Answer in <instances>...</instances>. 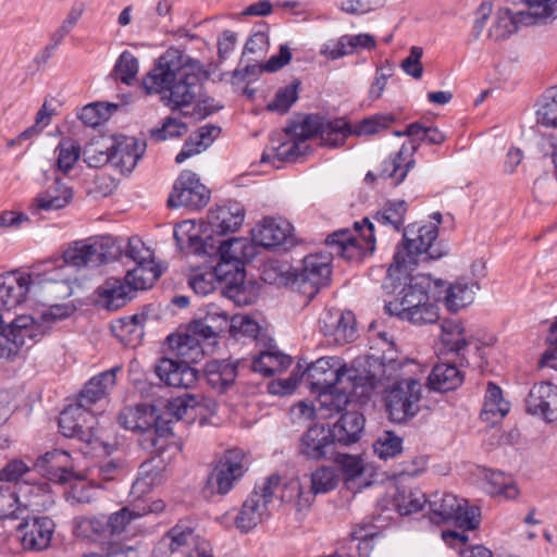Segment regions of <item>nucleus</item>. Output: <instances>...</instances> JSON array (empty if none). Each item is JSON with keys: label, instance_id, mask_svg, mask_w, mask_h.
Segmentation results:
<instances>
[{"label": "nucleus", "instance_id": "obj_1", "mask_svg": "<svg viewBox=\"0 0 557 557\" xmlns=\"http://www.w3.org/2000/svg\"><path fill=\"white\" fill-rule=\"evenodd\" d=\"M202 71L201 63L175 47L166 49L143 78L148 95H160L161 101L177 110L196 98Z\"/></svg>", "mask_w": 557, "mask_h": 557}, {"label": "nucleus", "instance_id": "obj_2", "mask_svg": "<svg viewBox=\"0 0 557 557\" xmlns=\"http://www.w3.org/2000/svg\"><path fill=\"white\" fill-rule=\"evenodd\" d=\"M417 364L407 359H394L383 355L382 376L395 380V383L385 393V404L389 418L394 422H405L413 418L420 410L422 385L420 381L410 376Z\"/></svg>", "mask_w": 557, "mask_h": 557}, {"label": "nucleus", "instance_id": "obj_3", "mask_svg": "<svg viewBox=\"0 0 557 557\" xmlns=\"http://www.w3.org/2000/svg\"><path fill=\"white\" fill-rule=\"evenodd\" d=\"M437 235L438 230L434 224L419 227L417 234L413 226L406 230L404 245L397 247L393 262L387 270L388 275L392 277L396 273L407 274V272L412 271L418 263V256L426 255L430 259L438 258L441 253L434 248Z\"/></svg>", "mask_w": 557, "mask_h": 557}, {"label": "nucleus", "instance_id": "obj_4", "mask_svg": "<svg viewBox=\"0 0 557 557\" xmlns=\"http://www.w3.org/2000/svg\"><path fill=\"white\" fill-rule=\"evenodd\" d=\"M302 379L312 392L336 386L355 388L361 385L363 380L357 369L347 368L337 357L319 358L308 366Z\"/></svg>", "mask_w": 557, "mask_h": 557}, {"label": "nucleus", "instance_id": "obj_5", "mask_svg": "<svg viewBox=\"0 0 557 557\" xmlns=\"http://www.w3.org/2000/svg\"><path fill=\"white\" fill-rule=\"evenodd\" d=\"M432 523L454 522L459 528L475 530L480 524V510L468 500L451 493L436 492L425 500Z\"/></svg>", "mask_w": 557, "mask_h": 557}, {"label": "nucleus", "instance_id": "obj_6", "mask_svg": "<svg viewBox=\"0 0 557 557\" xmlns=\"http://www.w3.org/2000/svg\"><path fill=\"white\" fill-rule=\"evenodd\" d=\"M123 255L112 237L77 240L63 252V262L75 268H96Z\"/></svg>", "mask_w": 557, "mask_h": 557}, {"label": "nucleus", "instance_id": "obj_7", "mask_svg": "<svg viewBox=\"0 0 557 557\" xmlns=\"http://www.w3.org/2000/svg\"><path fill=\"white\" fill-rule=\"evenodd\" d=\"M292 133L300 136L306 143L311 137H319L321 145L339 147L349 136L350 125L345 119L325 121L320 115H308L301 122L289 126Z\"/></svg>", "mask_w": 557, "mask_h": 557}, {"label": "nucleus", "instance_id": "obj_8", "mask_svg": "<svg viewBox=\"0 0 557 557\" xmlns=\"http://www.w3.org/2000/svg\"><path fill=\"white\" fill-rule=\"evenodd\" d=\"M331 261V253L305 257L301 269L293 272L292 288L312 299L330 282Z\"/></svg>", "mask_w": 557, "mask_h": 557}, {"label": "nucleus", "instance_id": "obj_9", "mask_svg": "<svg viewBox=\"0 0 557 557\" xmlns=\"http://www.w3.org/2000/svg\"><path fill=\"white\" fill-rule=\"evenodd\" d=\"M363 226H360L356 222L355 231L359 232V236L367 247H363L349 230H338L325 239V244L333 249L331 255L335 253L346 260H359L366 255V250L374 251V224L367 218L363 220Z\"/></svg>", "mask_w": 557, "mask_h": 557}, {"label": "nucleus", "instance_id": "obj_10", "mask_svg": "<svg viewBox=\"0 0 557 557\" xmlns=\"http://www.w3.org/2000/svg\"><path fill=\"white\" fill-rule=\"evenodd\" d=\"M124 257L135 263L127 270V277L136 288H148L161 276L162 270L154 262L153 252L137 237L129 238Z\"/></svg>", "mask_w": 557, "mask_h": 557}, {"label": "nucleus", "instance_id": "obj_11", "mask_svg": "<svg viewBox=\"0 0 557 557\" xmlns=\"http://www.w3.org/2000/svg\"><path fill=\"white\" fill-rule=\"evenodd\" d=\"M244 454L239 449L227 450L216 462L207 479L203 492L208 496L225 495L228 493L234 482L244 474L243 466Z\"/></svg>", "mask_w": 557, "mask_h": 557}, {"label": "nucleus", "instance_id": "obj_12", "mask_svg": "<svg viewBox=\"0 0 557 557\" xmlns=\"http://www.w3.org/2000/svg\"><path fill=\"white\" fill-rule=\"evenodd\" d=\"M209 200L210 191L200 183L197 174L191 171H183L173 186V191L169 196L168 206L198 210L207 206Z\"/></svg>", "mask_w": 557, "mask_h": 557}, {"label": "nucleus", "instance_id": "obj_13", "mask_svg": "<svg viewBox=\"0 0 557 557\" xmlns=\"http://www.w3.org/2000/svg\"><path fill=\"white\" fill-rule=\"evenodd\" d=\"M273 485L277 479L268 478L259 491H253L244 502L235 517V524L242 532H248L268 516V505L273 498Z\"/></svg>", "mask_w": 557, "mask_h": 557}, {"label": "nucleus", "instance_id": "obj_14", "mask_svg": "<svg viewBox=\"0 0 557 557\" xmlns=\"http://www.w3.org/2000/svg\"><path fill=\"white\" fill-rule=\"evenodd\" d=\"M36 284L34 275L11 271L0 275V314L11 312L27 298L30 287Z\"/></svg>", "mask_w": 557, "mask_h": 557}, {"label": "nucleus", "instance_id": "obj_15", "mask_svg": "<svg viewBox=\"0 0 557 557\" xmlns=\"http://www.w3.org/2000/svg\"><path fill=\"white\" fill-rule=\"evenodd\" d=\"M319 329L329 341L337 345H345L357 337L356 318L348 310H325L320 317Z\"/></svg>", "mask_w": 557, "mask_h": 557}, {"label": "nucleus", "instance_id": "obj_16", "mask_svg": "<svg viewBox=\"0 0 557 557\" xmlns=\"http://www.w3.org/2000/svg\"><path fill=\"white\" fill-rule=\"evenodd\" d=\"M54 527L49 517L32 516L23 518L16 527V533L24 549L41 552L49 547Z\"/></svg>", "mask_w": 557, "mask_h": 557}, {"label": "nucleus", "instance_id": "obj_17", "mask_svg": "<svg viewBox=\"0 0 557 557\" xmlns=\"http://www.w3.org/2000/svg\"><path fill=\"white\" fill-rule=\"evenodd\" d=\"M96 419L94 414L78 404L67 406L59 417V428L65 437H75L91 443Z\"/></svg>", "mask_w": 557, "mask_h": 557}, {"label": "nucleus", "instance_id": "obj_18", "mask_svg": "<svg viewBox=\"0 0 557 557\" xmlns=\"http://www.w3.org/2000/svg\"><path fill=\"white\" fill-rule=\"evenodd\" d=\"M166 535L172 553H181L185 557H213L209 542L189 525L178 523Z\"/></svg>", "mask_w": 557, "mask_h": 557}, {"label": "nucleus", "instance_id": "obj_19", "mask_svg": "<svg viewBox=\"0 0 557 557\" xmlns=\"http://www.w3.org/2000/svg\"><path fill=\"white\" fill-rule=\"evenodd\" d=\"M391 281H401L404 278V286L398 292L397 297L385 305V310L391 315H396L401 320L408 318L409 311H413L422 301H426L428 293L418 284H407L409 272L407 274L396 273L392 277L387 274Z\"/></svg>", "mask_w": 557, "mask_h": 557}, {"label": "nucleus", "instance_id": "obj_20", "mask_svg": "<svg viewBox=\"0 0 557 557\" xmlns=\"http://www.w3.org/2000/svg\"><path fill=\"white\" fill-rule=\"evenodd\" d=\"M220 280L221 294L230 299L239 301L244 293L245 265L219 255V262L211 268Z\"/></svg>", "mask_w": 557, "mask_h": 557}, {"label": "nucleus", "instance_id": "obj_21", "mask_svg": "<svg viewBox=\"0 0 557 557\" xmlns=\"http://www.w3.org/2000/svg\"><path fill=\"white\" fill-rule=\"evenodd\" d=\"M293 226L282 219L264 218L251 231L252 242L264 248L293 244Z\"/></svg>", "mask_w": 557, "mask_h": 557}, {"label": "nucleus", "instance_id": "obj_22", "mask_svg": "<svg viewBox=\"0 0 557 557\" xmlns=\"http://www.w3.org/2000/svg\"><path fill=\"white\" fill-rule=\"evenodd\" d=\"M111 144L114 146L111 151V166L122 174L131 173L144 154L146 144L127 136L111 137Z\"/></svg>", "mask_w": 557, "mask_h": 557}, {"label": "nucleus", "instance_id": "obj_23", "mask_svg": "<svg viewBox=\"0 0 557 557\" xmlns=\"http://www.w3.org/2000/svg\"><path fill=\"white\" fill-rule=\"evenodd\" d=\"M165 504L162 499L140 500L131 506L123 507L109 516L110 535H120L127 531L133 521L147 513H160L164 510Z\"/></svg>", "mask_w": 557, "mask_h": 557}, {"label": "nucleus", "instance_id": "obj_24", "mask_svg": "<svg viewBox=\"0 0 557 557\" xmlns=\"http://www.w3.org/2000/svg\"><path fill=\"white\" fill-rule=\"evenodd\" d=\"M335 440L331 429L315 424L301 436L299 451L307 459L320 460L334 454Z\"/></svg>", "mask_w": 557, "mask_h": 557}, {"label": "nucleus", "instance_id": "obj_25", "mask_svg": "<svg viewBox=\"0 0 557 557\" xmlns=\"http://www.w3.org/2000/svg\"><path fill=\"white\" fill-rule=\"evenodd\" d=\"M161 382L175 388H191L198 381V371L186 362L163 358L156 366Z\"/></svg>", "mask_w": 557, "mask_h": 557}, {"label": "nucleus", "instance_id": "obj_26", "mask_svg": "<svg viewBox=\"0 0 557 557\" xmlns=\"http://www.w3.org/2000/svg\"><path fill=\"white\" fill-rule=\"evenodd\" d=\"M244 219V207L238 202H230L211 209L207 215V224L211 233L226 235L238 231Z\"/></svg>", "mask_w": 557, "mask_h": 557}, {"label": "nucleus", "instance_id": "obj_27", "mask_svg": "<svg viewBox=\"0 0 557 557\" xmlns=\"http://www.w3.org/2000/svg\"><path fill=\"white\" fill-rule=\"evenodd\" d=\"M527 409L546 421L557 420V386L549 382L534 384L527 398Z\"/></svg>", "mask_w": 557, "mask_h": 557}, {"label": "nucleus", "instance_id": "obj_28", "mask_svg": "<svg viewBox=\"0 0 557 557\" xmlns=\"http://www.w3.org/2000/svg\"><path fill=\"white\" fill-rule=\"evenodd\" d=\"M417 149L418 145L413 141L409 145L404 144L398 152L391 154L381 163L377 177L383 180L394 178L396 185L401 183L414 165L413 153Z\"/></svg>", "mask_w": 557, "mask_h": 557}, {"label": "nucleus", "instance_id": "obj_29", "mask_svg": "<svg viewBox=\"0 0 557 557\" xmlns=\"http://www.w3.org/2000/svg\"><path fill=\"white\" fill-rule=\"evenodd\" d=\"M127 274L124 280L109 277L98 287L99 302L108 310H117L125 306L133 297V293L138 290Z\"/></svg>", "mask_w": 557, "mask_h": 557}, {"label": "nucleus", "instance_id": "obj_30", "mask_svg": "<svg viewBox=\"0 0 557 557\" xmlns=\"http://www.w3.org/2000/svg\"><path fill=\"white\" fill-rule=\"evenodd\" d=\"M120 370V367H114L90 379L81 392L76 404L90 411V406L103 399L114 387L116 373Z\"/></svg>", "mask_w": 557, "mask_h": 557}, {"label": "nucleus", "instance_id": "obj_31", "mask_svg": "<svg viewBox=\"0 0 557 557\" xmlns=\"http://www.w3.org/2000/svg\"><path fill=\"white\" fill-rule=\"evenodd\" d=\"M170 351L182 362L195 363L202 359L205 355L203 346L200 339L189 332L171 334L166 338Z\"/></svg>", "mask_w": 557, "mask_h": 557}, {"label": "nucleus", "instance_id": "obj_32", "mask_svg": "<svg viewBox=\"0 0 557 557\" xmlns=\"http://www.w3.org/2000/svg\"><path fill=\"white\" fill-rule=\"evenodd\" d=\"M203 320L212 326L216 325L218 329H214V331L219 335L226 331L234 336L236 332L252 335L258 331V324L248 317L230 318L226 312L214 306L210 307Z\"/></svg>", "mask_w": 557, "mask_h": 557}, {"label": "nucleus", "instance_id": "obj_33", "mask_svg": "<svg viewBox=\"0 0 557 557\" xmlns=\"http://www.w3.org/2000/svg\"><path fill=\"white\" fill-rule=\"evenodd\" d=\"M18 351L30 347L49 331V327L32 315H18L9 325Z\"/></svg>", "mask_w": 557, "mask_h": 557}, {"label": "nucleus", "instance_id": "obj_34", "mask_svg": "<svg viewBox=\"0 0 557 557\" xmlns=\"http://www.w3.org/2000/svg\"><path fill=\"white\" fill-rule=\"evenodd\" d=\"M117 421L124 429L141 433L146 437L156 422L154 408L144 404L125 407L120 411Z\"/></svg>", "mask_w": 557, "mask_h": 557}, {"label": "nucleus", "instance_id": "obj_35", "mask_svg": "<svg viewBox=\"0 0 557 557\" xmlns=\"http://www.w3.org/2000/svg\"><path fill=\"white\" fill-rule=\"evenodd\" d=\"M67 457V454L61 450L49 451L36 460L35 469L51 482H70L73 473L65 468Z\"/></svg>", "mask_w": 557, "mask_h": 557}, {"label": "nucleus", "instance_id": "obj_36", "mask_svg": "<svg viewBox=\"0 0 557 557\" xmlns=\"http://www.w3.org/2000/svg\"><path fill=\"white\" fill-rule=\"evenodd\" d=\"M237 376V363L230 360H211L206 363L205 377L208 385L218 393L231 387Z\"/></svg>", "mask_w": 557, "mask_h": 557}, {"label": "nucleus", "instance_id": "obj_37", "mask_svg": "<svg viewBox=\"0 0 557 557\" xmlns=\"http://www.w3.org/2000/svg\"><path fill=\"white\" fill-rule=\"evenodd\" d=\"M72 198V189L57 176L50 186L34 198L33 207L44 211L60 210L66 207Z\"/></svg>", "mask_w": 557, "mask_h": 557}, {"label": "nucleus", "instance_id": "obj_38", "mask_svg": "<svg viewBox=\"0 0 557 557\" xmlns=\"http://www.w3.org/2000/svg\"><path fill=\"white\" fill-rule=\"evenodd\" d=\"M277 479V485H273V496L276 495L282 502L293 504L296 510L301 511L308 509L313 503L312 493L305 491L298 478H293L281 483L280 476L272 475Z\"/></svg>", "mask_w": 557, "mask_h": 557}, {"label": "nucleus", "instance_id": "obj_39", "mask_svg": "<svg viewBox=\"0 0 557 557\" xmlns=\"http://www.w3.org/2000/svg\"><path fill=\"white\" fill-rule=\"evenodd\" d=\"M355 388H343L336 386L335 388H327L317 392V410L318 419H330L334 414L344 411L349 403V396Z\"/></svg>", "mask_w": 557, "mask_h": 557}, {"label": "nucleus", "instance_id": "obj_40", "mask_svg": "<svg viewBox=\"0 0 557 557\" xmlns=\"http://www.w3.org/2000/svg\"><path fill=\"white\" fill-rule=\"evenodd\" d=\"M364 426V418L357 411H346L331 429L335 440L343 445L356 443Z\"/></svg>", "mask_w": 557, "mask_h": 557}, {"label": "nucleus", "instance_id": "obj_41", "mask_svg": "<svg viewBox=\"0 0 557 557\" xmlns=\"http://www.w3.org/2000/svg\"><path fill=\"white\" fill-rule=\"evenodd\" d=\"M510 410V404L504 399L499 386L490 382L487 384L484 403L481 410V419L486 422L495 423L502 420Z\"/></svg>", "mask_w": 557, "mask_h": 557}, {"label": "nucleus", "instance_id": "obj_42", "mask_svg": "<svg viewBox=\"0 0 557 557\" xmlns=\"http://www.w3.org/2000/svg\"><path fill=\"white\" fill-rule=\"evenodd\" d=\"M463 381V374L451 363L435 364L429 374L428 382L431 389L448 392L456 389Z\"/></svg>", "mask_w": 557, "mask_h": 557}, {"label": "nucleus", "instance_id": "obj_43", "mask_svg": "<svg viewBox=\"0 0 557 557\" xmlns=\"http://www.w3.org/2000/svg\"><path fill=\"white\" fill-rule=\"evenodd\" d=\"M17 493L24 499V508L41 510L47 509L54 503L50 484L46 482L36 484L22 482L18 484Z\"/></svg>", "mask_w": 557, "mask_h": 557}, {"label": "nucleus", "instance_id": "obj_44", "mask_svg": "<svg viewBox=\"0 0 557 557\" xmlns=\"http://www.w3.org/2000/svg\"><path fill=\"white\" fill-rule=\"evenodd\" d=\"M292 364V358L276 349L261 351L253 358L251 368L264 377L283 372Z\"/></svg>", "mask_w": 557, "mask_h": 557}, {"label": "nucleus", "instance_id": "obj_45", "mask_svg": "<svg viewBox=\"0 0 557 557\" xmlns=\"http://www.w3.org/2000/svg\"><path fill=\"white\" fill-rule=\"evenodd\" d=\"M480 475L485 482L484 488L492 496H504L512 499L518 496V488L513 480L502 471L483 468Z\"/></svg>", "mask_w": 557, "mask_h": 557}, {"label": "nucleus", "instance_id": "obj_46", "mask_svg": "<svg viewBox=\"0 0 557 557\" xmlns=\"http://www.w3.org/2000/svg\"><path fill=\"white\" fill-rule=\"evenodd\" d=\"M160 456L156 453L149 461L141 463L139 467L138 478L132 485L131 495L140 498L148 493L152 486L160 483Z\"/></svg>", "mask_w": 557, "mask_h": 557}, {"label": "nucleus", "instance_id": "obj_47", "mask_svg": "<svg viewBox=\"0 0 557 557\" xmlns=\"http://www.w3.org/2000/svg\"><path fill=\"white\" fill-rule=\"evenodd\" d=\"M479 289V284L474 282H467L458 280L449 285L446 290L445 304L449 311L457 312L460 309L469 306L474 300L475 290Z\"/></svg>", "mask_w": 557, "mask_h": 557}, {"label": "nucleus", "instance_id": "obj_48", "mask_svg": "<svg viewBox=\"0 0 557 557\" xmlns=\"http://www.w3.org/2000/svg\"><path fill=\"white\" fill-rule=\"evenodd\" d=\"M407 213V203L404 200H389L379 210L372 222L381 227H388L394 232H399L405 222Z\"/></svg>", "mask_w": 557, "mask_h": 557}, {"label": "nucleus", "instance_id": "obj_49", "mask_svg": "<svg viewBox=\"0 0 557 557\" xmlns=\"http://www.w3.org/2000/svg\"><path fill=\"white\" fill-rule=\"evenodd\" d=\"M518 24H524L520 20V11L513 14L510 9L500 8L494 16L487 37L494 41L506 39L517 30Z\"/></svg>", "mask_w": 557, "mask_h": 557}, {"label": "nucleus", "instance_id": "obj_50", "mask_svg": "<svg viewBox=\"0 0 557 557\" xmlns=\"http://www.w3.org/2000/svg\"><path fill=\"white\" fill-rule=\"evenodd\" d=\"M173 419L165 416V412L158 417L156 414V422H153L150 432L147 433V436L143 440V444L149 443V447L153 449L154 453H163L165 449L171 450L173 454H176L180 448L177 445H169L164 447L162 441L172 434V424Z\"/></svg>", "mask_w": 557, "mask_h": 557}, {"label": "nucleus", "instance_id": "obj_51", "mask_svg": "<svg viewBox=\"0 0 557 557\" xmlns=\"http://www.w3.org/2000/svg\"><path fill=\"white\" fill-rule=\"evenodd\" d=\"M274 157L280 161H297L309 151V145L300 137L292 133V128L285 129V138L273 148Z\"/></svg>", "mask_w": 557, "mask_h": 557}, {"label": "nucleus", "instance_id": "obj_52", "mask_svg": "<svg viewBox=\"0 0 557 557\" xmlns=\"http://www.w3.org/2000/svg\"><path fill=\"white\" fill-rule=\"evenodd\" d=\"M112 147L111 137L92 139L85 146L83 151L84 161L90 168H101L108 163L111 164Z\"/></svg>", "mask_w": 557, "mask_h": 557}, {"label": "nucleus", "instance_id": "obj_53", "mask_svg": "<svg viewBox=\"0 0 557 557\" xmlns=\"http://www.w3.org/2000/svg\"><path fill=\"white\" fill-rule=\"evenodd\" d=\"M440 338L447 350L458 355L468 345L463 326L457 320H444L442 322Z\"/></svg>", "mask_w": 557, "mask_h": 557}, {"label": "nucleus", "instance_id": "obj_54", "mask_svg": "<svg viewBox=\"0 0 557 557\" xmlns=\"http://www.w3.org/2000/svg\"><path fill=\"white\" fill-rule=\"evenodd\" d=\"M54 153L57 156V170L63 174H67L74 164L79 160L82 149L75 140L71 138H64L57 146Z\"/></svg>", "mask_w": 557, "mask_h": 557}, {"label": "nucleus", "instance_id": "obj_55", "mask_svg": "<svg viewBox=\"0 0 557 557\" xmlns=\"http://www.w3.org/2000/svg\"><path fill=\"white\" fill-rule=\"evenodd\" d=\"M536 121L547 127H557V87L546 90L539 100Z\"/></svg>", "mask_w": 557, "mask_h": 557}, {"label": "nucleus", "instance_id": "obj_56", "mask_svg": "<svg viewBox=\"0 0 557 557\" xmlns=\"http://www.w3.org/2000/svg\"><path fill=\"white\" fill-rule=\"evenodd\" d=\"M194 225L189 222H183L174 228L173 237L177 246L183 249V245L187 242V249L195 255L208 253L209 244L198 234H189Z\"/></svg>", "mask_w": 557, "mask_h": 557}, {"label": "nucleus", "instance_id": "obj_57", "mask_svg": "<svg viewBox=\"0 0 557 557\" xmlns=\"http://www.w3.org/2000/svg\"><path fill=\"white\" fill-rule=\"evenodd\" d=\"M310 483L309 492L314 497L317 494H325L334 490L338 484V475L334 468L322 466L311 473Z\"/></svg>", "mask_w": 557, "mask_h": 557}, {"label": "nucleus", "instance_id": "obj_58", "mask_svg": "<svg viewBox=\"0 0 557 557\" xmlns=\"http://www.w3.org/2000/svg\"><path fill=\"white\" fill-rule=\"evenodd\" d=\"M299 85L300 82L295 81L289 85L278 88L274 99L267 104V110L280 114L286 113L298 99Z\"/></svg>", "mask_w": 557, "mask_h": 557}, {"label": "nucleus", "instance_id": "obj_59", "mask_svg": "<svg viewBox=\"0 0 557 557\" xmlns=\"http://www.w3.org/2000/svg\"><path fill=\"white\" fill-rule=\"evenodd\" d=\"M528 5L527 11H520V20L524 25L546 23L549 20L554 0H522Z\"/></svg>", "mask_w": 557, "mask_h": 557}, {"label": "nucleus", "instance_id": "obj_60", "mask_svg": "<svg viewBox=\"0 0 557 557\" xmlns=\"http://www.w3.org/2000/svg\"><path fill=\"white\" fill-rule=\"evenodd\" d=\"M188 284L196 294L206 296L220 287V280L211 268H206L193 272Z\"/></svg>", "mask_w": 557, "mask_h": 557}, {"label": "nucleus", "instance_id": "obj_61", "mask_svg": "<svg viewBox=\"0 0 557 557\" xmlns=\"http://www.w3.org/2000/svg\"><path fill=\"white\" fill-rule=\"evenodd\" d=\"M251 249L252 248L247 239L234 237L220 244L219 255H223L225 252L226 258L234 260L235 262H240L245 265V261L249 259Z\"/></svg>", "mask_w": 557, "mask_h": 557}, {"label": "nucleus", "instance_id": "obj_62", "mask_svg": "<svg viewBox=\"0 0 557 557\" xmlns=\"http://www.w3.org/2000/svg\"><path fill=\"white\" fill-rule=\"evenodd\" d=\"M424 500V495L420 492L406 488H397V493L394 495V503L400 515L419 511L425 503Z\"/></svg>", "mask_w": 557, "mask_h": 557}, {"label": "nucleus", "instance_id": "obj_63", "mask_svg": "<svg viewBox=\"0 0 557 557\" xmlns=\"http://www.w3.org/2000/svg\"><path fill=\"white\" fill-rule=\"evenodd\" d=\"M139 71L137 58L129 51H123L114 65V74L124 84H132Z\"/></svg>", "mask_w": 557, "mask_h": 557}, {"label": "nucleus", "instance_id": "obj_64", "mask_svg": "<svg viewBox=\"0 0 557 557\" xmlns=\"http://www.w3.org/2000/svg\"><path fill=\"white\" fill-rule=\"evenodd\" d=\"M116 104L95 102L85 106L78 115L81 121L87 126H98L109 117L110 109H116Z\"/></svg>", "mask_w": 557, "mask_h": 557}]
</instances>
